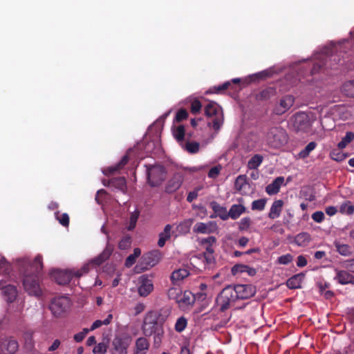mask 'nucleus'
Instances as JSON below:
<instances>
[{
  "label": "nucleus",
  "instance_id": "obj_1",
  "mask_svg": "<svg viewBox=\"0 0 354 354\" xmlns=\"http://www.w3.org/2000/svg\"><path fill=\"white\" fill-rule=\"evenodd\" d=\"M288 141V136L285 129L281 127H272L270 128L266 136L267 145L273 149H281Z\"/></svg>",
  "mask_w": 354,
  "mask_h": 354
},
{
  "label": "nucleus",
  "instance_id": "obj_2",
  "mask_svg": "<svg viewBox=\"0 0 354 354\" xmlns=\"http://www.w3.org/2000/svg\"><path fill=\"white\" fill-rule=\"evenodd\" d=\"M113 250V246L108 243L105 249L100 255L86 263L80 270L74 272V275L80 277L83 274L88 273L91 270L96 268L109 258Z\"/></svg>",
  "mask_w": 354,
  "mask_h": 354
},
{
  "label": "nucleus",
  "instance_id": "obj_3",
  "mask_svg": "<svg viewBox=\"0 0 354 354\" xmlns=\"http://www.w3.org/2000/svg\"><path fill=\"white\" fill-rule=\"evenodd\" d=\"M315 120V116L313 114L299 112L292 117L290 125L297 132H308Z\"/></svg>",
  "mask_w": 354,
  "mask_h": 354
},
{
  "label": "nucleus",
  "instance_id": "obj_4",
  "mask_svg": "<svg viewBox=\"0 0 354 354\" xmlns=\"http://www.w3.org/2000/svg\"><path fill=\"white\" fill-rule=\"evenodd\" d=\"M205 113L207 117L212 118V122H209L208 126L212 127L215 131L220 130L223 124V113L221 108L216 102H211L205 107Z\"/></svg>",
  "mask_w": 354,
  "mask_h": 354
},
{
  "label": "nucleus",
  "instance_id": "obj_5",
  "mask_svg": "<svg viewBox=\"0 0 354 354\" xmlns=\"http://www.w3.org/2000/svg\"><path fill=\"white\" fill-rule=\"evenodd\" d=\"M131 339L127 333H115L111 342V354H128Z\"/></svg>",
  "mask_w": 354,
  "mask_h": 354
},
{
  "label": "nucleus",
  "instance_id": "obj_6",
  "mask_svg": "<svg viewBox=\"0 0 354 354\" xmlns=\"http://www.w3.org/2000/svg\"><path fill=\"white\" fill-rule=\"evenodd\" d=\"M147 179L151 187L159 186L166 178L167 171L164 167L156 165H147Z\"/></svg>",
  "mask_w": 354,
  "mask_h": 354
},
{
  "label": "nucleus",
  "instance_id": "obj_7",
  "mask_svg": "<svg viewBox=\"0 0 354 354\" xmlns=\"http://www.w3.org/2000/svg\"><path fill=\"white\" fill-rule=\"evenodd\" d=\"M238 299L233 292L232 286L225 288L217 297V304L222 310L230 308Z\"/></svg>",
  "mask_w": 354,
  "mask_h": 354
},
{
  "label": "nucleus",
  "instance_id": "obj_8",
  "mask_svg": "<svg viewBox=\"0 0 354 354\" xmlns=\"http://www.w3.org/2000/svg\"><path fill=\"white\" fill-rule=\"evenodd\" d=\"M238 299L233 292L232 286L225 288L217 297V304L222 310L230 308Z\"/></svg>",
  "mask_w": 354,
  "mask_h": 354
},
{
  "label": "nucleus",
  "instance_id": "obj_9",
  "mask_svg": "<svg viewBox=\"0 0 354 354\" xmlns=\"http://www.w3.org/2000/svg\"><path fill=\"white\" fill-rule=\"evenodd\" d=\"M24 287L30 295L39 297L41 294V289L37 275H28L24 279Z\"/></svg>",
  "mask_w": 354,
  "mask_h": 354
},
{
  "label": "nucleus",
  "instance_id": "obj_10",
  "mask_svg": "<svg viewBox=\"0 0 354 354\" xmlns=\"http://www.w3.org/2000/svg\"><path fill=\"white\" fill-rule=\"evenodd\" d=\"M69 306V299L68 297H61L58 298H55L51 301V304L50 305V309L55 316L59 317L67 310Z\"/></svg>",
  "mask_w": 354,
  "mask_h": 354
},
{
  "label": "nucleus",
  "instance_id": "obj_11",
  "mask_svg": "<svg viewBox=\"0 0 354 354\" xmlns=\"http://www.w3.org/2000/svg\"><path fill=\"white\" fill-rule=\"evenodd\" d=\"M174 293H176L177 295L176 297V301L178 303L179 306L182 308H187L189 306H192L194 302L195 301L194 295H193L190 292H181L180 291H178L177 290L174 288H171L169 290V295L171 297Z\"/></svg>",
  "mask_w": 354,
  "mask_h": 354
},
{
  "label": "nucleus",
  "instance_id": "obj_12",
  "mask_svg": "<svg viewBox=\"0 0 354 354\" xmlns=\"http://www.w3.org/2000/svg\"><path fill=\"white\" fill-rule=\"evenodd\" d=\"M234 293L238 299H247L254 295L256 288L251 284H237L232 287Z\"/></svg>",
  "mask_w": 354,
  "mask_h": 354
},
{
  "label": "nucleus",
  "instance_id": "obj_13",
  "mask_svg": "<svg viewBox=\"0 0 354 354\" xmlns=\"http://www.w3.org/2000/svg\"><path fill=\"white\" fill-rule=\"evenodd\" d=\"M137 288L140 296L149 295L153 289L152 279L146 274L140 276L137 280Z\"/></svg>",
  "mask_w": 354,
  "mask_h": 354
},
{
  "label": "nucleus",
  "instance_id": "obj_14",
  "mask_svg": "<svg viewBox=\"0 0 354 354\" xmlns=\"http://www.w3.org/2000/svg\"><path fill=\"white\" fill-rule=\"evenodd\" d=\"M160 254L158 252H151L144 254L140 263L142 270H148L156 266L160 261Z\"/></svg>",
  "mask_w": 354,
  "mask_h": 354
},
{
  "label": "nucleus",
  "instance_id": "obj_15",
  "mask_svg": "<svg viewBox=\"0 0 354 354\" xmlns=\"http://www.w3.org/2000/svg\"><path fill=\"white\" fill-rule=\"evenodd\" d=\"M294 102L295 98L292 95H288L283 96L279 100V102L275 105L274 111L277 115H281L290 109Z\"/></svg>",
  "mask_w": 354,
  "mask_h": 354
},
{
  "label": "nucleus",
  "instance_id": "obj_16",
  "mask_svg": "<svg viewBox=\"0 0 354 354\" xmlns=\"http://www.w3.org/2000/svg\"><path fill=\"white\" fill-rule=\"evenodd\" d=\"M217 229L218 226L215 221L198 222L194 225L193 231L199 234H211L215 232Z\"/></svg>",
  "mask_w": 354,
  "mask_h": 354
},
{
  "label": "nucleus",
  "instance_id": "obj_17",
  "mask_svg": "<svg viewBox=\"0 0 354 354\" xmlns=\"http://www.w3.org/2000/svg\"><path fill=\"white\" fill-rule=\"evenodd\" d=\"M148 326H149V323L147 322V320H145L144 322V326H143V331L146 335H151L152 333V329L153 328H155L153 342H154V345L156 347H158L160 345V343L162 342V338L163 333H164L163 330L161 328L158 327L157 324L155 323L153 325L152 328H150V331H149V328H148Z\"/></svg>",
  "mask_w": 354,
  "mask_h": 354
},
{
  "label": "nucleus",
  "instance_id": "obj_18",
  "mask_svg": "<svg viewBox=\"0 0 354 354\" xmlns=\"http://www.w3.org/2000/svg\"><path fill=\"white\" fill-rule=\"evenodd\" d=\"M184 179L183 174L181 172H176L168 181L165 187V191L167 193H173L180 188Z\"/></svg>",
  "mask_w": 354,
  "mask_h": 354
},
{
  "label": "nucleus",
  "instance_id": "obj_19",
  "mask_svg": "<svg viewBox=\"0 0 354 354\" xmlns=\"http://www.w3.org/2000/svg\"><path fill=\"white\" fill-rule=\"evenodd\" d=\"M149 346V342L146 337H138L135 341L133 348V354H147Z\"/></svg>",
  "mask_w": 354,
  "mask_h": 354
},
{
  "label": "nucleus",
  "instance_id": "obj_20",
  "mask_svg": "<svg viewBox=\"0 0 354 354\" xmlns=\"http://www.w3.org/2000/svg\"><path fill=\"white\" fill-rule=\"evenodd\" d=\"M73 276H75L74 272L71 270H57L53 274L54 279L57 283L61 285H64L70 282Z\"/></svg>",
  "mask_w": 354,
  "mask_h": 354
},
{
  "label": "nucleus",
  "instance_id": "obj_21",
  "mask_svg": "<svg viewBox=\"0 0 354 354\" xmlns=\"http://www.w3.org/2000/svg\"><path fill=\"white\" fill-rule=\"evenodd\" d=\"M2 295L8 304H12L17 299L18 292L15 286L8 285L2 288Z\"/></svg>",
  "mask_w": 354,
  "mask_h": 354
},
{
  "label": "nucleus",
  "instance_id": "obj_22",
  "mask_svg": "<svg viewBox=\"0 0 354 354\" xmlns=\"http://www.w3.org/2000/svg\"><path fill=\"white\" fill-rule=\"evenodd\" d=\"M209 205L214 212V214H212L210 216V218H213L216 216H218L223 221H225L229 218V215L227 214V210L226 207L220 205L216 201H212L209 203Z\"/></svg>",
  "mask_w": 354,
  "mask_h": 354
},
{
  "label": "nucleus",
  "instance_id": "obj_23",
  "mask_svg": "<svg viewBox=\"0 0 354 354\" xmlns=\"http://www.w3.org/2000/svg\"><path fill=\"white\" fill-rule=\"evenodd\" d=\"M17 349L18 343L12 338L5 339L1 344V351L4 354H13Z\"/></svg>",
  "mask_w": 354,
  "mask_h": 354
},
{
  "label": "nucleus",
  "instance_id": "obj_24",
  "mask_svg": "<svg viewBox=\"0 0 354 354\" xmlns=\"http://www.w3.org/2000/svg\"><path fill=\"white\" fill-rule=\"evenodd\" d=\"M335 279L341 284H354V275L346 270H337Z\"/></svg>",
  "mask_w": 354,
  "mask_h": 354
},
{
  "label": "nucleus",
  "instance_id": "obj_25",
  "mask_svg": "<svg viewBox=\"0 0 354 354\" xmlns=\"http://www.w3.org/2000/svg\"><path fill=\"white\" fill-rule=\"evenodd\" d=\"M283 182L284 178L282 176H279L275 178L272 183L266 187V191L267 194L269 195H274L277 194L279 192L281 185L283 184Z\"/></svg>",
  "mask_w": 354,
  "mask_h": 354
},
{
  "label": "nucleus",
  "instance_id": "obj_26",
  "mask_svg": "<svg viewBox=\"0 0 354 354\" xmlns=\"http://www.w3.org/2000/svg\"><path fill=\"white\" fill-rule=\"evenodd\" d=\"M189 274V271L187 269L179 268L171 273L170 278L173 283L177 284L188 277Z\"/></svg>",
  "mask_w": 354,
  "mask_h": 354
},
{
  "label": "nucleus",
  "instance_id": "obj_27",
  "mask_svg": "<svg viewBox=\"0 0 354 354\" xmlns=\"http://www.w3.org/2000/svg\"><path fill=\"white\" fill-rule=\"evenodd\" d=\"M246 208L242 204H234L231 206L227 214L232 219H237L242 214L245 212Z\"/></svg>",
  "mask_w": 354,
  "mask_h": 354
},
{
  "label": "nucleus",
  "instance_id": "obj_28",
  "mask_svg": "<svg viewBox=\"0 0 354 354\" xmlns=\"http://www.w3.org/2000/svg\"><path fill=\"white\" fill-rule=\"evenodd\" d=\"M283 205V202L281 200H277L274 201L270 209V212L268 214L269 218L272 219H275L279 217L282 210Z\"/></svg>",
  "mask_w": 354,
  "mask_h": 354
},
{
  "label": "nucleus",
  "instance_id": "obj_29",
  "mask_svg": "<svg viewBox=\"0 0 354 354\" xmlns=\"http://www.w3.org/2000/svg\"><path fill=\"white\" fill-rule=\"evenodd\" d=\"M304 277H305V275L303 273H299V274L292 276L289 279H288V281L286 282L287 286L291 289L301 288V285L302 281L304 279Z\"/></svg>",
  "mask_w": 354,
  "mask_h": 354
},
{
  "label": "nucleus",
  "instance_id": "obj_30",
  "mask_svg": "<svg viewBox=\"0 0 354 354\" xmlns=\"http://www.w3.org/2000/svg\"><path fill=\"white\" fill-rule=\"evenodd\" d=\"M191 263L194 268L198 270L205 269L206 266L209 265L207 264L205 259H203V255L202 254L192 257L191 258Z\"/></svg>",
  "mask_w": 354,
  "mask_h": 354
},
{
  "label": "nucleus",
  "instance_id": "obj_31",
  "mask_svg": "<svg viewBox=\"0 0 354 354\" xmlns=\"http://www.w3.org/2000/svg\"><path fill=\"white\" fill-rule=\"evenodd\" d=\"M310 241V236L306 232L297 234L295 238V243L299 246H306Z\"/></svg>",
  "mask_w": 354,
  "mask_h": 354
},
{
  "label": "nucleus",
  "instance_id": "obj_32",
  "mask_svg": "<svg viewBox=\"0 0 354 354\" xmlns=\"http://www.w3.org/2000/svg\"><path fill=\"white\" fill-rule=\"evenodd\" d=\"M247 186V178L245 175L239 176L234 183L236 190L241 193L245 192V188Z\"/></svg>",
  "mask_w": 354,
  "mask_h": 354
},
{
  "label": "nucleus",
  "instance_id": "obj_33",
  "mask_svg": "<svg viewBox=\"0 0 354 354\" xmlns=\"http://www.w3.org/2000/svg\"><path fill=\"white\" fill-rule=\"evenodd\" d=\"M128 160H129V157L127 155H126L122 158L121 161L118 165H116L114 167H110L107 168L106 169H104L102 171V172L105 175H109V174H113V172H115V171H118V169H120V168H122V167H123L124 165H126L127 162H128Z\"/></svg>",
  "mask_w": 354,
  "mask_h": 354
},
{
  "label": "nucleus",
  "instance_id": "obj_34",
  "mask_svg": "<svg viewBox=\"0 0 354 354\" xmlns=\"http://www.w3.org/2000/svg\"><path fill=\"white\" fill-rule=\"evenodd\" d=\"M337 251L343 256H348L351 254V248L347 244L341 243L338 241L334 242Z\"/></svg>",
  "mask_w": 354,
  "mask_h": 354
},
{
  "label": "nucleus",
  "instance_id": "obj_35",
  "mask_svg": "<svg viewBox=\"0 0 354 354\" xmlns=\"http://www.w3.org/2000/svg\"><path fill=\"white\" fill-rule=\"evenodd\" d=\"M342 91L346 95L354 97V80L344 82L342 86Z\"/></svg>",
  "mask_w": 354,
  "mask_h": 354
},
{
  "label": "nucleus",
  "instance_id": "obj_36",
  "mask_svg": "<svg viewBox=\"0 0 354 354\" xmlns=\"http://www.w3.org/2000/svg\"><path fill=\"white\" fill-rule=\"evenodd\" d=\"M354 140V133L351 131L346 132L344 137L342 138V140L338 143L337 147L339 149H343Z\"/></svg>",
  "mask_w": 354,
  "mask_h": 354
},
{
  "label": "nucleus",
  "instance_id": "obj_37",
  "mask_svg": "<svg viewBox=\"0 0 354 354\" xmlns=\"http://www.w3.org/2000/svg\"><path fill=\"white\" fill-rule=\"evenodd\" d=\"M262 161L263 156L259 154H256L248 161V167L250 169H255L261 164Z\"/></svg>",
  "mask_w": 354,
  "mask_h": 354
},
{
  "label": "nucleus",
  "instance_id": "obj_38",
  "mask_svg": "<svg viewBox=\"0 0 354 354\" xmlns=\"http://www.w3.org/2000/svg\"><path fill=\"white\" fill-rule=\"evenodd\" d=\"M340 213L346 215H351L354 213V205L351 201H345L339 207Z\"/></svg>",
  "mask_w": 354,
  "mask_h": 354
},
{
  "label": "nucleus",
  "instance_id": "obj_39",
  "mask_svg": "<svg viewBox=\"0 0 354 354\" xmlns=\"http://www.w3.org/2000/svg\"><path fill=\"white\" fill-rule=\"evenodd\" d=\"M141 254V250L140 248H136L133 250V253L130 254L126 259L125 266L128 268L132 266L137 258Z\"/></svg>",
  "mask_w": 354,
  "mask_h": 354
},
{
  "label": "nucleus",
  "instance_id": "obj_40",
  "mask_svg": "<svg viewBox=\"0 0 354 354\" xmlns=\"http://www.w3.org/2000/svg\"><path fill=\"white\" fill-rule=\"evenodd\" d=\"M205 248L206 252L203 253V259H205L207 264H212L214 262V258L213 253L214 252V247L211 245H203Z\"/></svg>",
  "mask_w": 354,
  "mask_h": 354
},
{
  "label": "nucleus",
  "instance_id": "obj_41",
  "mask_svg": "<svg viewBox=\"0 0 354 354\" xmlns=\"http://www.w3.org/2000/svg\"><path fill=\"white\" fill-rule=\"evenodd\" d=\"M317 146V144L315 142H309L306 147L301 150L297 155L299 158H305L308 157L310 153L313 151Z\"/></svg>",
  "mask_w": 354,
  "mask_h": 354
},
{
  "label": "nucleus",
  "instance_id": "obj_42",
  "mask_svg": "<svg viewBox=\"0 0 354 354\" xmlns=\"http://www.w3.org/2000/svg\"><path fill=\"white\" fill-rule=\"evenodd\" d=\"M189 153H194L199 151L200 145L196 142H187L185 145H181Z\"/></svg>",
  "mask_w": 354,
  "mask_h": 354
},
{
  "label": "nucleus",
  "instance_id": "obj_43",
  "mask_svg": "<svg viewBox=\"0 0 354 354\" xmlns=\"http://www.w3.org/2000/svg\"><path fill=\"white\" fill-rule=\"evenodd\" d=\"M173 135L174 138L178 140V142H180V145L183 144V139L185 137V128L183 126L180 125L176 127L173 131Z\"/></svg>",
  "mask_w": 354,
  "mask_h": 354
},
{
  "label": "nucleus",
  "instance_id": "obj_44",
  "mask_svg": "<svg viewBox=\"0 0 354 354\" xmlns=\"http://www.w3.org/2000/svg\"><path fill=\"white\" fill-rule=\"evenodd\" d=\"M139 214L140 212L137 209H136L131 213L129 218V222L127 225V229L129 230H132L136 227V223L139 217Z\"/></svg>",
  "mask_w": 354,
  "mask_h": 354
},
{
  "label": "nucleus",
  "instance_id": "obj_45",
  "mask_svg": "<svg viewBox=\"0 0 354 354\" xmlns=\"http://www.w3.org/2000/svg\"><path fill=\"white\" fill-rule=\"evenodd\" d=\"M266 199L261 198L259 200L254 201L252 203L251 208L252 210L262 211L265 209L266 204Z\"/></svg>",
  "mask_w": 354,
  "mask_h": 354
},
{
  "label": "nucleus",
  "instance_id": "obj_46",
  "mask_svg": "<svg viewBox=\"0 0 354 354\" xmlns=\"http://www.w3.org/2000/svg\"><path fill=\"white\" fill-rule=\"evenodd\" d=\"M187 325V320L184 317H179L175 324V330L180 333L185 330Z\"/></svg>",
  "mask_w": 354,
  "mask_h": 354
},
{
  "label": "nucleus",
  "instance_id": "obj_47",
  "mask_svg": "<svg viewBox=\"0 0 354 354\" xmlns=\"http://www.w3.org/2000/svg\"><path fill=\"white\" fill-rule=\"evenodd\" d=\"M251 225V219L249 217H244L239 222V230L240 231H247Z\"/></svg>",
  "mask_w": 354,
  "mask_h": 354
},
{
  "label": "nucleus",
  "instance_id": "obj_48",
  "mask_svg": "<svg viewBox=\"0 0 354 354\" xmlns=\"http://www.w3.org/2000/svg\"><path fill=\"white\" fill-rule=\"evenodd\" d=\"M10 271V266L5 258L0 260V274L6 275L9 274Z\"/></svg>",
  "mask_w": 354,
  "mask_h": 354
},
{
  "label": "nucleus",
  "instance_id": "obj_49",
  "mask_svg": "<svg viewBox=\"0 0 354 354\" xmlns=\"http://www.w3.org/2000/svg\"><path fill=\"white\" fill-rule=\"evenodd\" d=\"M107 351V345L101 342L95 345L93 349V353L94 354H105Z\"/></svg>",
  "mask_w": 354,
  "mask_h": 354
},
{
  "label": "nucleus",
  "instance_id": "obj_50",
  "mask_svg": "<svg viewBox=\"0 0 354 354\" xmlns=\"http://www.w3.org/2000/svg\"><path fill=\"white\" fill-rule=\"evenodd\" d=\"M195 301L203 302V306L207 305L209 298L205 292H198L194 295Z\"/></svg>",
  "mask_w": 354,
  "mask_h": 354
},
{
  "label": "nucleus",
  "instance_id": "obj_51",
  "mask_svg": "<svg viewBox=\"0 0 354 354\" xmlns=\"http://www.w3.org/2000/svg\"><path fill=\"white\" fill-rule=\"evenodd\" d=\"M330 156L333 160L337 162H341L346 158L347 155L342 151H339L336 149H334L331 152Z\"/></svg>",
  "mask_w": 354,
  "mask_h": 354
},
{
  "label": "nucleus",
  "instance_id": "obj_52",
  "mask_svg": "<svg viewBox=\"0 0 354 354\" xmlns=\"http://www.w3.org/2000/svg\"><path fill=\"white\" fill-rule=\"evenodd\" d=\"M293 260V257L290 254H286L279 257L277 259V263L281 265H287Z\"/></svg>",
  "mask_w": 354,
  "mask_h": 354
},
{
  "label": "nucleus",
  "instance_id": "obj_53",
  "mask_svg": "<svg viewBox=\"0 0 354 354\" xmlns=\"http://www.w3.org/2000/svg\"><path fill=\"white\" fill-rule=\"evenodd\" d=\"M32 268L35 271H39L42 268V257L40 255H37L34 260V262L31 265Z\"/></svg>",
  "mask_w": 354,
  "mask_h": 354
},
{
  "label": "nucleus",
  "instance_id": "obj_54",
  "mask_svg": "<svg viewBox=\"0 0 354 354\" xmlns=\"http://www.w3.org/2000/svg\"><path fill=\"white\" fill-rule=\"evenodd\" d=\"M202 105L199 100L194 99L191 104V111L194 114H196L200 112Z\"/></svg>",
  "mask_w": 354,
  "mask_h": 354
},
{
  "label": "nucleus",
  "instance_id": "obj_55",
  "mask_svg": "<svg viewBox=\"0 0 354 354\" xmlns=\"http://www.w3.org/2000/svg\"><path fill=\"white\" fill-rule=\"evenodd\" d=\"M248 269V266L239 264L232 267V272L233 274H237L240 273H245V270Z\"/></svg>",
  "mask_w": 354,
  "mask_h": 354
},
{
  "label": "nucleus",
  "instance_id": "obj_56",
  "mask_svg": "<svg viewBox=\"0 0 354 354\" xmlns=\"http://www.w3.org/2000/svg\"><path fill=\"white\" fill-rule=\"evenodd\" d=\"M57 219L59 221L60 224L64 226H68L69 223V216L67 214L64 213L61 215L56 214Z\"/></svg>",
  "mask_w": 354,
  "mask_h": 354
},
{
  "label": "nucleus",
  "instance_id": "obj_57",
  "mask_svg": "<svg viewBox=\"0 0 354 354\" xmlns=\"http://www.w3.org/2000/svg\"><path fill=\"white\" fill-rule=\"evenodd\" d=\"M324 214L322 211H317L312 214L313 220L318 223H322L324 219Z\"/></svg>",
  "mask_w": 354,
  "mask_h": 354
},
{
  "label": "nucleus",
  "instance_id": "obj_58",
  "mask_svg": "<svg viewBox=\"0 0 354 354\" xmlns=\"http://www.w3.org/2000/svg\"><path fill=\"white\" fill-rule=\"evenodd\" d=\"M222 167L221 165L212 167L208 173V176L211 178H216L221 172Z\"/></svg>",
  "mask_w": 354,
  "mask_h": 354
},
{
  "label": "nucleus",
  "instance_id": "obj_59",
  "mask_svg": "<svg viewBox=\"0 0 354 354\" xmlns=\"http://www.w3.org/2000/svg\"><path fill=\"white\" fill-rule=\"evenodd\" d=\"M89 332L88 328H84L82 331L77 333L74 335V339L76 342H82L87 333Z\"/></svg>",
  "mask_w": 354,
  "mask_h": 354
},
{
  "label": "nucleus",
  "instance_id": "obj_60",
  "mask_svg": "<svg viewBox=\"0 0 354 354\" xmlns=\"http://www.w3.org/2000/svg\"><path fill=\"white\" fill-rule=\"evenodd\" d=\"M131 245V239L130 237H124L123 238L119 243V248L121 250H126Z\"/></svg>",
  "mask_w": 354,
  "mask_h": 354
},
{
  "label": "nucleus",
  "instance_id": "obj_61",
  "mask_svg": "<svg viewBox=\"0 0 354 354\" xmlns=\"http://www.w3.org/2000/svg\"><path fill=\"white\" fill-rule=\"evenodd\" d=\"M216 238L214 236H209L207 238L203 239L201 240V243L203 245H211L214 247L216 244Z\"/></svg>",
  "mask_w": 354,
  "mask_h": 354
},
{
  "label": "nucleus",
  "instance_id": "obj_62",
  "mask_svg": "<svg viewBox=\"0 0 354 354\" xmlns=\"http://www.w3.org/2000/svg\"><path fill=\"white\" fill-rule=\"evenodd\" d=\"M188 113L186 110L180 109L176 113V120L178 122H180L183 120L187 118Z\"/></svg>",
  "mask_w": 354,
  "mask_h": 354
},
{
  "label": "nucleus",
  "instance_id": "obj_63",
  "mask_svg": "<svg viewBox=\"0 0 354 354\" xmlns=\"http://www.w3.org/2000/svg\"><path fill=\"white\" fill-rule=\"evenodd\" d=\"M326 122H332L330 118L325 117L324 118H322L321 120H320V124H321L323 129H324V130H330V129H332L333 127V123L330 125L328 126V125L324 124Z\"/></svg>",
  "mask_w": 354,
  "mask_h": 354
},
{
  "label": "nucleus",
  "instance_id": "obj_64",
  "mask_svg": "<svg viewBox=\"0 0 354 354\" xmlns=\"http://www.w3.org/2000/svg\"><path fill=\"white\" fill-rule=\"evenodd\" d=\"M307 265V260L305 257L300 255L297 257V266L298 267H304Z\"/></svg>",
  "mask_w": 354,
  "mask_h": 354
}]
</instances>
